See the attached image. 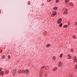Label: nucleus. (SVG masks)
I'll return each instance as SVG.
<instances>
[{"label":"nucleus","instance_id":"nucleus-1","mask_svg":"<svg viewBox=\"0 0 77 77\" xmlns=\"http://www.w3.org/2000/svg\"><path fill=\"white\" fill-rule=\"evenodd\" d=\"M57 14V12L56 11H53L52 12V16L54 17Z\"/></svg>","mask_w":77,"mask_h":77},{"label":"nucleus","instance_id":"nucleus-33","mask_svg":"<svg viewBox=\"0 0 77 77\" xmlns=\"http://www.w3.org/2000/svg\"><path fill=\"white\" fill-rule=\"evenodd\" d=\"M2 69L1 68H0V72L2 71Z\"/></svg>","mask_w":77,"mask_h":77},{"label":"nucleus","instance_id":"nucleus-23","mask_svg":"<svg viewBox=\"0 0 77 77\" xmlns=\"http://www.w3.org/2000/svg\"><path fill=\"white\" fill-rule=\"evenodd\" d=\"M64 11H68V9H67V8H65Z\"/></svg>","mask_w":77,"mask_h":77},{"label":"nucleus","instance_id":"nucleus-6","mask_svg":"<svg viewBox=\"0 0 77 77\" xmlns=\"http://www.w3.org/2000/svg\"><path fill=\"white\" fill-rule=\"evenodd\" d=\"M26 71L25 73L26 74L27 73H29V70L28 69H26Z\"/></svg>","mask_w":77,"mask_h":77},{"label":"nucleus","instance_id":"nucleus-11","mask_svg":"<svg viewBox=\"0 0 77 77\" xmlns=\"http://www.w3.org/2000/svg\"><path fill=\"white\" fill-rule=\"evenodd\" d=\"M73 38L74 39H76V38H77V37L76 36H75V35H74L73 36Z\"/></svg>","mask_w":77,"mask_h":77},{"label":"nucleus","instance_id":"nucleus-14","mask_svg":"<svg viewBox=\"0 0 77 77\" xmlns=\"http://www.w3.org/2000/svg\"><path fill=\"white\" fill-rule=\"evenodd\" d=\"M62 25H63L62 23H61L59 25L60 27H61L62 26Z\"/></svg>","mask_w":77,"mask_h":77},{"label":"nucleus","instance_id":"nucleus-38","mask_svg":"<svg viewBox=\"0 0 77 77\" xmlns=\"http://www.w3.org/2000/svg\"><path fill=\"white\" fill-rule=\"evenodd\" d=\"M59 20H61V18L59 19Z\"/></svg>","mask_w":77,"mask_h":77},{"label":"nucleus","instance_id":"nucleus-15","mask_svg":"<svg viewBox=\"0 0 77 77\" xmlns=\"http://www.w3.org/2000/svg\"><path fill=\"white\" fill-rule=\"evenodd\" d=\"M73 59L74 60V59H76V58H77V56L75 55L73 57Z\"/></svg>","mask_w":77,"mask_h":77},{"label":"nucleus","instance_id":"nucleus-5","mask_svg":"<svg viewBox=\"0 0 77 77\" xmlns=\"http://www.w3.org/2000/svg\"><path fill=\"white\" fill-rule=\"evenodd\" d=\"M68 12L66 11H64L63 13V14L64 15H66V14H68Z\"/></svg>","mask_w":77,"mask_h":77},{"label":"nucleus","instance_id":"nucleus-24","mask_svg":"<svg viewBox=\"0 0 77 77\" xmlns=\"http://www.w3.org/2000/svg\"><path fill=\"white\" fill-rule=\"evenodd\" d=\"M74 62L75 63H77V60H74Z\"/></svg>","mask_w":77,"mask_h":77},{"label":"nucleus","instance_id":"nucleus-35","mask_svg":"<svg viewBox=\"0 0 77 77\" xmlns=\"http://www.w3.org/2000/svg\"><path fill=\"white\" fill-rule=\"evenodd\" d=\"M75 25H77V22H75Z\"/></svg>","mask_w":77,"mask_h":77},{"label":"nucleus","instance_id":"nucleus-4","mask_svg":"<svg viewBox=\"0 0 77 77\" xmlns=\"http://www.w3.org/2000/svg\"><path fill=\"white\" fill-rule=\"evenodd\" d=\"M57 24H60L61 23V22H62V20H58L57 21Z\"/></svg>","mask_w":77,"mask_h":77},{"label":"nucleus","instance_id":"nucleus-29","mask_svg":"<svg viewBox=\"0 0 77 77\" xmlns=\"http://www.w3.org/2000/svg\"><path fill=\"white\" fill-rule=\"evenodd\" d=\"M50 1H51V0H47V2H50Z\"/></svg>","mask_w":77,"mask_h":77},{"label":"nucleus","instance_id":"nucleus-28","mask_svg":"<svg viewBox=\"0 0 77 77\" xmlns=\"http://www.w3.org/2000/svg\"><path fill=\"white\" fill-rule=\"evenodd\" d=\"M17 72H18V74H20V73H21V71H18Z\"/></svg>","mask_w":77,"mask_h":77},{"label":"nucleus","instance_id":"nucleus-40","mask_svg":"<svg viewBox=\"0 0 77 77\" xmlns=\"http://www.w3.org/2000/svg\"><path fill=\"white\" fill-rule=\"evenodd\" d=\"M3 51L2 50V51Z\"/></svg>","mask_w":77,"mask_h":77},{"label":"nucleus","instance_id":"nucleus-13","mask_svg":"<svg viewBox=\"0 0 77 77\" xmlns=\"http://www.w3.org/2000/svg\"><path fill=\"white\" fill-rule=\"evenodd\" d=\"M67 27H68V25H65L64 26H63V27H64V28H65V27L66 28Z\"/></svg>","mask_w":77,"mask_h":77},{"label":"nucleus","instance_id":"nucleus-12","mask_svg":"<svg viewBox=\"0 0 77 77\" xmlns=\"http://www.w3.org/2000/svg\"><path fill=\"white\" fill-rule=\"evenodd\" d=\"M4 74V72L2 71L1 72H0V75H3Z\"/></svg>","mask_w":77,"mask_h":77},{"label":"nucleus","instance_id":"nucleus-17","mask_svg":"<svg viewBox=\"0 0 77 77\" xmlns=\"http://www.w3.org/2000/svg\"><path fill=\"white\" fill-rule=\"evenodd\" d=\"M70 51L72 53L73 52V51H74V50H73V49H72V48L70 50Z\"/></svg>","mask_w":77,"mask_h":77},{"label":"nucleus","instance_id":"nucleus-18","mask_svg":"<svg viewBox=\"0 0 77 77\" xmlns=\"http://www.w3.org/2000/svg\"><path fill=\"white\" fill-rule=\"evenodd\" d=\"M44 70L45 69H46V70H48V69H46V67H45V66H44Z\"/></svg>","mask_w":77,"mask_h":77},{"label":"nucleus","instance_id":"nucleus-27","mask_svg":"<svg viewBox=\"0 0 77 77\" xmlns=\"http://www.w3.org/2000/svg\"><path fill=\"white\" fill-rule=\"evenodd\" d=\"M47 74L46 73H45V74H44V76H45V77H46V76H47Z\"/></svg>","mask_w":77,"mask_h":77},{"label":"nucleus","instance_id":"nucleus-36","mask_svg":"<svg viewBox=\"0 0 77 77\" xmlns=\"http://www.w3.org/2000/svg\"><path fill=\"white\" fill-rule=\"evenodd\" d=\"M77 60V58H76L74 59V60Z\"/></svg>","mask_w":77,"mask_h":77},{"label":"nucleus","instance_id":"nucleus-26","mask_svg":"<svg viewBox=\"0 0 77 77\" xmlns=\"http://www.w3.org/2000/svg\"><path fill=\"white\" fill-rule=\"evenodd\" d=\"M69 5H70L71 6L72 5V3L70 2L69 4Z\"/></svg>","mask_w":77,"mask_h":77},{"label":"nucleus","instance_id":"nucleus-19","mask_svg":"<svg viewBox=\"0 0 77 77\" xmlns=\"http://www.w3.org/2000/svg\"><path fill=\"white\" fill-rule=\"evenodd\" d=\"M62 56H63V54H60V57L61 58L62 57Z\"/></svg>","mask_w":77,"mask_h":77},{"label":"nucleus","instance_id":"nucleus-34","mask_svg":"<svg viewBox=\"0 0 77 77\" xmlns=\"http://www.w3.org/2000/svg\"><path fill=\"white\" fill-rule=\"evenodd\" d=\"M75 68H76V69H77V64L76 65V66H75Z\"/></svg>","mask_w":77,"mask_h":77},{"label":"nucleus","instance_id":"nucleus-9","mask_svg":"<svg viewBox=\"0 0 77 77\" xmlns=\"http://www.w3.org/2000/svg\"><path fill=\"white\" fill-rule=\"evenodd\" d=\"M21 72H22V73H25V72H26V70H22L21 71Z\"/></svg>","mask_w":77,"mask_h":77},{"label":"nucleus","instance_id":"nucleus-25","mask_svg":"<svg viewBox=\"0 0 77 77\" xmlns=\"http://www.w3.org/2000/svg\"><path fill=\"white\" fill-rule=\"evenodd\" d=\"M8 73H9V72L8 71H6V73L7 74H8Z\"/></svg>","mask_w":77,"mask_h":77},{"label":"nucleus","instance_id":"nucleus-37","mask_svg":"<svg viewBox=\"0 0 77 77\" xmlns=\"http://www.w3.org/2000/svg\"><path fill=\"white\" fill-rule=\"evenodd\" d=\"M69 23H70V22H69V23H68V25L69 24Z\"/></svg>","mask_w":77,"mask_h":77},{"label":"nucleus","instance_id":"nucleus-16","mask_svg":"<svg viewBox=\"0 0 77 77\" xmlns=\"http://www.w3.org/2000/svg\"><path fill=\"white\" fill-rule=\"evenodd\" d=\"M50 44H47V47L48 48V47H50Z\"/></svg>","mask_w":77,"mask_h":77},{"label":"nucleus","instance_id":"nucleus-7","mask_svg":"<svg viewBox=\"0 0 77 77\" xmlns=\"http://www.w3.org/2000/svg\"><path fill=\"white\" fill-rule=\"evenodd\" d=\"M56 70H57V67H54V69H53V71H56Z\"/></svg>","mask_w":77,"mask_h":77},{"label":"nucleus","instance_id":"nucleus-3","mask_svg":"<svg viewBox=\"0 0 77 77\" xmlns=\"http://www.w3.org/2000/svg\"><path fill=\"white\" fill-rule=\"evenodd\" d=\"M67 57H68V59H72V57L71 56V55H67Z\"/></svg>","mask_w":77,"mask_h":77},{"label":"nucleus","instance_id":"nucleus-22","mask_svg":"<svg viewBox=\"0 0 77 77\" xmlns=\"http://www.w3.org/2000/svg\"><path fill=\"white\" fill-rule=\"evenodd\" d=\"M68 2H69V0H65L66 3H68Z\"/></svg>","mask_w":77,"mask_h":77},{"label":"nucleus","instance_id":"nucleus-20","mask_svg":"<svg viewBox=\"0 0 77 77\" xmlns=\"http://www.w3.org/2000/svg\"><path fill=\"white\" fill-rule=\"evenodd\" d=\"M53 60H55L56 59V57L55 56L53 57Z\"/></svg>","mask_w":77,"mask_h":77},{"label":"nucleus","instance_id":"nucleus-10","mask_svg":"<svg viewBox=\"0 0 77 77\" xmlns=\"http://www.w3.org/2000/svg\"><path fill=\"white\" fill-rule=\"evenodd\" d=\"M44 66H42L41 68V70H44Z\"/></svg>","mask_w":77,"mask_h":77},{"label":"nucleus","instance_id":"nucleus-31","mask_svg":"<svg viewBox=\"0 0 77 77\" xmlns=\"http://www.w3.org/2000/svg\"><path fill=\"white\" fill-rule=\"evenodd\" d=\"M58 1H59V0H56V3H58Z\"/></svg>","mask_w":77,"mask_h":77},{"label":"nucleus","instance_id":"nucleus-39","mask_svg":"<svg viewBox=\"0 0 77 77\" xmlns=\"http://www.w3.org/2000/svg\"><path fill=\"white\" fill-rule=\"evenodd\" d=\"M14 74H13V75H14Z\"/></svg>","mask_w":77,"mask_h":77},{"label":"nucleus","instance_id":"nucleus-32","mask_svg":"<svg viewBox=\"0 0 77 77\" xmlns=\"http://www.w3.org/2000/svg\"><path fill=\"white\" fill-rule=\"evenodd\" d=\"M13 74H15V71H13Z\"/></svg>","mask_w":77,"mask_h":77},{"label":"nucleus","instance_id":"nucleus-30","mask_svg":"<svg viewBox=\"0 0 77 77\" xmlns=\"http://www.w3.org/2000/svg\"><path fill=\"white\" fill-rule=\"evenodd\" d=\"M10 57V55H9L8 56V59H10V58H11Z\"/></svg>","mask_w":77,"mask_h":77},{"label":"nucleus","instance_id":"nucleus-21","mask_svg":"<svg viewBox=\"0 0 77 77\" xmlns=\"http://www.w3.org/2000/svg\"><path fill=\"white\" fill-rule=\"evenodd\" d=\"M2 59H4L5 58V55H4L3 56H2Z\"/></svg>","mask_w":77,"mask_h":77},{"label":"nucleus","instance_id":"nucleus-8","mask_svg":"<svg viewBox=\"0 0 77 77\" xmlns=\"http://www.w3.org/2000/svg\"><path fill=\"white\" fill-rule=\"evenodd\" d=\"M57 7H55L53 8L54 10H57Z\"/></svg>","mask_w":77,"mask_h":77},{"label":"nucleus","instance_id":"nucleus-2","mask_svg":"<svg viewBox=\"0 0 77 77\" xmlns=\"http://www.w3.org/2000/svg\"><path fill=\"white\" fill-rule=\"evenodd\" d=\"M58 66L60 67H62L63 66L62 65V63H61V62H60L58 64Z\"/></svg>","mask_w":77,"mask_h":77}]
</instances>
